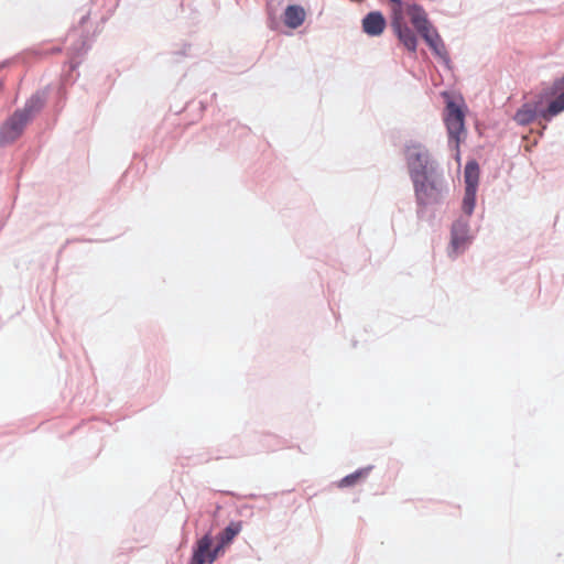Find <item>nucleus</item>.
Returning a JSON list of instances; mask_svg holds the SVG:
<instances>
[{
    "label": "nucleus",
    "mask_w": 564,
    "mask_h": 564,
    "mask_svg": "<svg viewBox=\"0 0 564 564\" xmlns=\"http://www.w3.org/2000/svg\"><path fill=\"white\" fill-rule=\"evenodd\" d=\"M474 237L469 219L467 217L457 218L452 224L447 256L454 260L463 254L473 243Z\"/></svg>",
    "instance_id": "20e7f679"
},
{
    "label": "nucleus",
    "mask_w": 564,
    "mask_h": 564,
    "mask_svg": "<svg viewBox=\"0 0 564 564\" xmlns=\"http://www.w3.org/2000/svg\"><path fill=\"white\" fill-rule=\"evenodd\" d=\"M546 107H543V97L524 102L513 115V121L519 126H528L536 120L550 121L553 117L545 113Z\"/></svg>",
    "instance_id": "39448f33"
},
{
    "label": "nucleus",
    "mask_w": 564,
    "mask_h": 564,
    "mask_svg": "<svg viewBox=\"0 0 564 564\" xmlns=\"http://www.w3.org/2000/svg\"><path fill=\"white\" fill-rule=\"evenodd\" d=\"M558 83H563L564 84V77Z\"/></svg>",
    "instance_id": "6ab92c4d"
},
{
    "label": "nucleus",
    "mask_w": 564,
    "mask_h": 564,
    "mask_svg": "<svg viewBox=\"0 0 564 564\" xmlns=\"http://www.w3.org/2000/svg\"><path fill=\"white\" fill-rule=\"evenodd\" d=\"M421 36L437 57L443 59L446 64L449 62L445 44L434 28L422 33Z\"/></svg>",
    "instance_id": "9b49d317"
},
{
    "label": "nucleus",
    "mask_w": 564,
    "mask_h": 564,
    "mask_svg": "<svg viewBox=\"0 0 564 564\" xmlns=\"http://www.w3.org/2000/svg\"><path fill=\"white\" fill-rule=\"evenodd\" d=\"M465 188L477 189L479 182V166L476 161H469L464 171Z\"/></svg>",
    "instance_id": "4468645a"
},
{
    "label": "nucleus",
    "mask_w": 564,
    "mask_h": 564,
    "mask_svg": "<svg viewBox=\"0 0 564 564\" xmlns=\"http://www.w3.org/2000/svg\"><path fill=\"white\" fill-rule=\"evenodd\" d=\"M562 111H564V91L549 104L545 113L549 117H555Z\"/></svg>",
    "instance_id": "f3484780"
},
{
    "label": "nucleus",
    "mask_w": 564,
    "mask_h": 564,
    "mask_svg": "<svg viewBox=\"0 0 564 564\" xmlns=\"http://www.w3.org/2000/svg\"><path fill=\"white\" fill-rule=\"evenodd\" d=\"M305 20V11L301 6L291 4L285 8L284 23L291 29H296L303 24Z\"/></svg>",
    "instance_id": "f8f14e48"
},
{
    "label": "nucleus",
    "mask_w": 564,
    "mask_h": 564,
    "mask_svg": "<svg viewBox=\"0 0 564 564\" xmlns=\"http://www.w3.org/2000/svg\"><path fill=\"white\" fill-rule=\"evenodd\" d=\"M419 208L442 204L448 195V184L443 171L411 180Z\"/></svg>",
    "instance_id": "f257e3e1"
},
{
    "label": "nucleus",
    "mask_w": 564,
    "mask_h": 564,
    "mask_svg": "<svg viewBox=\"0 0 564 564\" xmlns=\"http://www.w3.org/2000/svg\"><path fill=\"white\" fill-rule=\"evenodd\" d=\"M394 33L400 42L411 52L416 51L417 39L415 33L409 28L401 18L395 17L391 23Z\"/></svg>",
    "instance_id": "6e6552de"
},
{
    "label": "nucleus",
    "mask_w": 564,
    "mask_h": 564,
    "mask_svg": "<svg viewBox=\"0 0 564 564\" xmlns=\"http://www.w3.org/2000/svg\"><path fill=\"white\" fill-rule=\"evenodd\" d=\"M406 13L410 18L411 23L415 28V30L420 33V35L424 32H427L433 28L431 22L427 19V14L424 9L419 4H411L406 9Z\"/></svg>",
    "instance_id": "9d476101"
},
{
    "label": "nucleus",
    "mask_w": 564,
    "mask_h": 564,
    "mask_svg": "<svg viewBox=\"0 0 564 564\" xmlns=\"http://www.w3.org/2000/svg\"><path fill=\"white\" fill-rule=\"evenodd\" d=\"M241 529V522H231L227 525L218 535V544L206 551L205 563L213 564L225 545L229 544L240 533ZM210 546H213V544Z\"/></svg>",
    "instance_id": "0eeeda50"
},
{
    "label": "nucleus",
    "mask_w": 564,
    "mask_h": 564,
    "mask_svg": "<svg viewBox=\"0 0 564 564\" xmlns=\"http://www.w3.org/2000/svg\"><path fill=\"white\" fill-rule=\"evenodd\" d=\"M404 160L410 180L443 171L427 147L419 141L410 140L404 144Z\"/></svg>",
    "instance_id": "f03ea898"
},
{
    "label": "nucleus",
    "mask_w": 564,
    "mask_h": 564,
    "mask_svg": "<svg viewBox=\"0 0 564 564\" xmlns=\"http://www.w3.org/2000/svg\"><path fill=\"white\" fill-rule=\"evenodd\" d=\"M371 468H372L371 466H368V467L358 469L350 475H347L339 481V487L354 486L360 478L367 477L369 471L371 470Z\"/></svg>",
    "instance_id": "dca6fc26"
},
{
    "label": "nucleus",
    "mask_w": 564,
    "mask_h": 564,
    "mask_svg": "<svg viewBox=\"0 0 564 564\" xmlns=\"http://www.w3.org/2000/svg\"><path fill=\"white\" fill-rule=\"evenodd\" d=\"M391 2L395 3L399 9H401L402 2L401 0H390Z\"/></svg>",
    "instance_id": "a211bd4d"
},
{
    "label": "nucleus",
    "mask_w": 564,
    "mask_h": 564,
    "mask_svg": "<svg viewBox=\"0 0 564 564\" xmlns=\"http://www.w3.org/2000/svg\"><path fill=\"white\" fill-rule=\"evenodd\" d=\"M210 545L212 534L208 532L199 540H197L193 549V554L188 564H205V554L206 551H208V549L210 547Z\"/></svg>",
    "instance_id": "ddd939ff"
},
{
    "label": "nucleus",
    "mask_w": 564,
    "mask_h": 564,
    "mask_svg": "<svg viewBox=\"0 0 564 564\" xmlns=\"http://www.w3.org/2000/svg\"><path fill=\"white\" fill-rule=\"evenodd\" d=\"M386 28V19L379 11L369 12L362 19V31L369 36H379Z\"/></svg>",
    "instance_id": "1a4fd4ad"
},
{
    "label": "nucleus",
    "mask_w": 564,
    "mask_h": 564,
    "mask_svg": "<svg viewBox=\"0 0 564 564\" xmlns=\"http://www.w3.org/2000/svg\"><path fill=\"white\" fill-rule=\"evenodd\" d=\"M45 95L36 93L26 101L23 109L17 110L0 128V143L8 144L17 140L32 116L43 107Z\"/></svg>",
    "instance_id": "7ed1b4c3"
},
{
    "label": "nucleus",
    "mask_w": 564,
    "mask_h": 564,
    "mask_svg": "<svg viewBox=\"0 0 564 564\" xmlns=\"http://www.w3.org/2000/svg\"><path fill=\"white\" fill-rule=\"evenodd\" d=\"M476 194L477 189L465 188L462 204L464 215L462 217H467L469 219V217L473 215L476 206Z\"/></svg>",
    "instance_id": "2eb2a0df"
},
{
    "label": "nucleus",
    "mask_w": 564,
    "mask_h": 564,
    "mask_svg": "<svg viewBox=\"0 0 564 564\" xmlns=\"http://www.w3.org/2000/svg\"><path fill=\"white\" fill-rule=\"evenodd\" d=\"M445 123L448 132V144L451 148L458 150L460 137L465 133L464 113L453 101L447 104Z\"/></svg>",
    "instance_id": "423d86ee"
}]
</instances>
